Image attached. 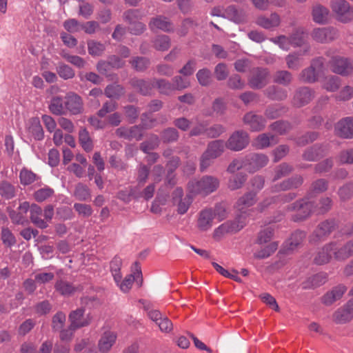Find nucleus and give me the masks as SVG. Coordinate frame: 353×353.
<instances>
[{
    "instance_id": "obj_1",
    "label": "nucleus",
    "mask_w": 353,
    "mask_h": 353,
    "mask_svg": "<svg viewBox=\"0 0 353 353\" xmlns=\"http://www.w3.org/2000/svg\"><path fill=\"white\" fill-rule=\"evenodd\" d=\"M219 179L212 175L203 176L199 180L191 181L188 184L191 193L207 196L215 192L219 187Z\"/></svg>"
},
{
    "instance_id": "obj_2",
    "label": "nucleus",
    "mask_w": 353,
    "mask_h": 353,
    "mask_svg": "<svg viewBox=\"0 0 353 353\" xmlns=\"http://www.w3.org/2000/svg\"><path fill=\"white\" fill-rule=\"evenodd\" d=\"M324 59L317 57L312 60L309 67L303 69L299 74V79L305 83H313L319 80L323 73Z\"/></svg>"
},
{
    "instance_id": "obj_3",
    "label": "nucleus",
    "mask_w": 353,
    "mask_h": 353,
    "mask_svg": "<svg viewBox=\"0 0 353 353\" xmlns=\"http://www.w3.org/2000/svg\"><path fill=\"white\" fill-rule=\"evenodd\" d=\"M287 209L288 211H295L296 214L293 215L292 219L300 221L307 218L314 210V204L307 198H304L290 204Z\"/></svg>"
},
{
    "instance_id": "obj_4",
    "label": "nucleus",
    "mask_w": 353,
    "mask_h": 353,
    "mask_svg": "<svg viewBox=\"0 0 353 353\" xmlns=\"http://www.w3.org/2000/svg\"><path fill=\"white\" fill-rule=\"evenodd\" d=\"M246 224L243 215H238L234 221H226L216 228L213 232L215 239H220L225 234L236 233L241 230Z\"/></svg>"
},
{
    "instance_id": "obj_5",
    "label": "nucleus",
    "mask_w": 353,
    "mask_h": 353,
    "mask_svg": "<svg viewBox=\"0 0 353 353\" xmlns=\"http://www.w3.org/2000/svg\"><path fill=\"white\" fill-rule=\"evenodd\" d=\"M330 8L336 19L342 23H348L353 19L350 3L345 0H332Z\"/></svg>"
},
{
    "instance_id": "obj_6",
    "label": "nucleus",
    "mask_w": 353,
    "mask_h": 353,
    "mask_svg": "<svg viewBox=\"0 0 353 353\" xmlns=\"http://www.w3.org/2000/svg\"><path fill=\"white\" fill-rule=\"evenodd\" d=\"M270 73L266 68H254L248 78V85L252 89H261L268 83Z\"/></svg>"
},
{
    "instance_id": "obj_7",
    "label": "nucleus",
    "mask_w": 353,
    "mask_h": 353,
    "mask_svg": "<svg viewBox=\"0 0 353 353\" xmlns=\"http://www.w3.org/2000/svg\"><path fill=\"white\" fill-rule=\"evenodd\" d=\"M329 65L332 72L341 76H347L353 72V62L345 57H333L329 61Z\"/></svg>"
},
{
    "instance_id": "obj_8",
    "label": "nucleus",
    "mask_w": 353,
    "mask_h": 353,
    "mask_svg": "<svg viewBox=\"0 0 353 353\" xmlns=\"http://www.w3.org/2000/svg\"><path fill=\"white\" fill-rule=\"evenodd\" d=\"M173 205L177 207V212L184 214L188 210L193 201V198L190 194L184 195L181 188H176L172 194Z\"/></svg>"
},
{
    "instance_id": "obj_9",
    "label": "nucleus",
    "mask_w": 353,
    "mask_h": 353,
    "mask_svg": "<svg viewBox=\"0 0 353 353\" xmlns=\"http://www.w3.org/2000/svg\"><path fill=\"white\" fill-rule=\"evenodd\" d=\"M68 319L72 328L76 330L89 325L92 321V315L90 313L85 314L83 307L71 311Z\"/></svg>"
},
{
    "instance_id": "obj_10",
    "label": "nucleus",
    "mask_w": 353,
    "mask_h": 353,
    "mask_svg": "<svg viewBox=\"0 0 353 353\" xmlns=\"http://www.w3.org/2000/svg\"><path fill=\"white\" fill-rule=\"evenodd\" d=\"M249 143L248 134L243 130H237L232 133L227 142L226 148L232 151H241Z\"/></svg>"
},
{
    "instance_id": "obj_11",
    "label": "nucleus",
    "mask_w": 353,
    "mask_h": 353,
    "mask_svg": "<svg viewBox=\"0 0 353 353\" xmlns=\"http://www.w3.org/2000/svg\"><path fill=\"white\" fill-rule=\"evenodd\" d=\"M339 36L338 30L333 27H323L314 28L312 33V38L321 43H329L336 39Z\"/></svg>"
},
{
    "instance_id": "obj_12",
    "label": "nucleus",
    "mask_w": 353,
    "mask_h": 353,
    "mask_svg": "<svg viewBox=\"0 0 353 353\" xmlns=\"http://www.w3.org/2000/svg\"><path fill=\"white\" fill-rule=\"evenodd\" d=\"M315 96V92L309 87L303 86L297 88L294 94L292 103L297 108L308 104Z\"/></svg>"
},
{
    "instance_id": "obj_13",
    "label": "nucleus",
    "mask_w": 353,
    "mask_h": 353,
    "mask_svg": "<svg viewBox=\"0 0 353 353\" xmlns=\"http://www.w3.org/2000/svg\"><path fill=\"white\" fill-rule=\"evenodd\" d=\"M64 105L66 112L77 115L83 112V102L81 97L73 92H68L65 97Z\"/></svg>"
},
{
    "instance_id": "obj_14",
    "label": "nucleus",
    "mask_w": 353,
    "mask_h": 353,
    "mask_svg": "<svg viewBox=\"0 0 353 353\" xmlns=\"http://www.w3.org/2000/svg\"><path fill=\"white\" fill-rule=\"evenodd\" d=\"M334 228V222L333 221L326 220L321 222L310 236V242L317 243L324 241L325 238L330 234Z\"/></svg>"
},
{
    "instance_id": "obj_15",
    "label": "nucleus",
    "mask_w": 353,
    "mask_h": 353,
    "mask_svg": "<svg viewBox=\"0 0 353 353\" xmlns=\"http://www.w3.org/2000/svg\"><path fill=\"white\" fill-rule=\"evenodd\" d=\"M336 250V242H330L325 244L316 253L314 257V263L319 265L328 263L331 261L332 256L335 258Z\"/></svg>"
},
{
    "instance_id": "obj_16",
    "label": "nucleus",
    "mask_w": 353,
    "mask_h": 353,
    "mask_svg": "<svg viewBox=\"0 0 353 353\" xmlns=\"http://www.w3.org/2000/svg\"><path fill=\"white\" fill-rule=\"evenodd\" d=\"M132 268V274H128L122 281H121L119 283H117L123 292H128L131 289L132 283L135 280H137V283L139 281L140 283H142V272L139 263L134 262Z\"/></svg>"
},
{
    "instance_id": "obj_17",
    "label": "nucleus",
    "mask_w": 353,
    "mask_h": 353,
    "mask_svg": "<svg viewBox=\"0 0 353 353\" xmlns=\"http://www.w3.org/2000/svg\"><path fill=\"white\" fill-rule=\"evenodd\" d=\"M245 163L250 172H256L265 167L269 162L267 155L262 153H252L245 157Z\"/></svg>"
},
{
    "instance_id": "obj_18",
    "label": "nucleus",
    "mask_w": 353,
    "mask_h": 353,
    "mask_svg": "<svg viewBox=\"0 0 353 353\" xmlns=\"http://www.w3.org/2000/svg\"><path fill=\"white\" fill-rule=\"evenodd\" d=\"M303 183V179L300 175H295L288 178L283 181L276 183L271 187L272 192H279L287 191L292 189H296Z\"/></svg>"
},
{
    "instance_id": "obj_19",
    "label": "nucleus",
    "mask_w": 353,
    "mask_h": 353,
    "mask_svg": "<svg viewBox=\"0 0 353 353\" xmlns=\"http://www.w3.org/2000/svg\"><path fill=\"white\" fill-rule=\"evenodd\" d=\"M335 133L343 139L353 138V117H345L335 125Z\"/></svg>"
},
{
    "instance_id": "obj_20",
    "label": "nucleus",
    "mask_w": 353,
    "mask_h": 353,
    "mask_svg": "<svg viewBox=\"0 0 353 353\" xmlns=\"http://www.w3.org/2000/svg\"><path fill=\"white\" fill-rule=\"evenodd\" d=\"M225 19L235 23H243L247 21L248 14L243 8L230 5L225 8Z\"/></svg>"
},
{
    "instance_id": "obj_21",
    "label": "nucleus",
    "mask_w": 353,
    "mask_h": 353,
    "mask_svg": "<svg viewBox=\"0 0 353 353\" xmlns=\"http://www.w3.org/2000/svg\"><path fill=\"white\" fill-rule=\"evenodd\" d=\"M117 137L128 140L133 139L139 141L143 137V128L140 125H133L130 128L120 127L115 132Z\"/></svg>"
},
{
    "instance_id": "obj_22",
    "label": "nucleus",
    "mask_w": 353,
    "mask_h": 353,
    "mask_svg": "<svg viewBox=\"0 0 353 353\" xmlns=\"http://www.w3.org/2000/svg\"><path fill=\"white\" fill-rule=\"evenodd\" d=\"M243 122L254 132L263 130L266 125V120L263 116L256 114L252 112H248L245 114Z\"/></svg>"
},
{
    "instance_id": "obj_23",
    "label": "nucleus",
    "mask_w": 353,
    "mask_h": 353,
    "mask_svg": "<svg viewBox=\"0 0 353 353\" xmlns=\"http://www.w3.org/2000/svg\"><path fill=\"white\" fill-rule=\"evenodd\" d=\"M130 84L138 92L144 96L151 95L154 88H155L154 79L152 80H145L133 78L130 81Z\"/></svg>"
},
{
    "instance_id": "obj_24",
    "label": "nucleus",
    "mask_w": 353,
    "mask_h": 353,
    "mask_svg": "<svg viewBox=\"0 0 353 353\" xmlns=\"http://www.w3.org/2000/svg\"><path fill=\"white\" fill-rule=\"evenodd\" d=\"M149 28L152 31L161 30L164 32H173L174 28L171 21L164 16L159 15L153 17L149 22Z\"/></svg>"
},
{
    "instance_id": "obj_25",
    "label": "nucleus",
    "mask_w": 353,
    "mask_h": 353,
    "mask_svg": "<svg viewBox=\"0 0 353 353\" xmlns=\"http://www.w3.org/2000/svg\"><path fill=\"white\" fill-rule=\"evenodd\" d=\"M214 219V213L212 208H205L202 210L199 214L197 226L201 231H207L212 226V222Z\"/></svg>"
},
{
    "instance_id": "obj_26",
    "label": "nucleus",
    "mask_w": 353,
    "mask_h": 353,
    "mask_svg": "<svg viewBox=\"0 0 353 353\" xmlns=\"http://www.w3.org/2000/svg\"><path fill=\"white\" fill-rule=\"evenodd\" d=\"M347 288L342 284L334 287L330 291L323 295L322 303L325 305H331L335 301L339 300L346 292Z\"/></svg>"
},
{
    "instance_id": "obj_27",
    "label": "nucleus",
    "mask_w": 353,
    "mask_h": 353,
    "mask_svg": "<svg viewBox=\"0 0 353 353\" xmlns=\"http://www.w3.org/2000/svg\"><path fill=\"white\" fill-rule=\"evenodd\" d=\"M281 22V17L276 12H272L269 17L261 15L256 20L258 26L268 30L279 27Z\"/></svg>"
},
{
    "instance_id": "obj_28",
    "label": "nucleus",
    "mask_w": 353,
    "mask_h": 353,
    "mask_svg": "<svg viewBox=\"0 0 353 353\" xmlns=\"http://www.w3.org/2000/svg\"><path fill=\"white\" fill-rule=\"evenodd\" d=\"M327 150V146L323 144H315L307 148L303 154V159L308 161H314L323 157Z\"/></svg>"
},
{
    "instance_id": "obj_29",
    "label": "nucleus",
    "mask_w": 353,
    "mask_h": 353,
    "mask_svg": "<svg viewBox=\"0 0 353 353\" xmlns=\"http://www.w3.org/2000/svg\"><path fill=\"white\" fill-rule=\"evenodd\" d=\"M256 192L251 191L240 197L236 202V207L241 212L239 215H243L245 221V215L244 214L245 213V210L256 203Z\"/></svg>"
},
{
    "instance_id": "obj_30",
    "label": "nucleus",
    "mask_w": 353,
    "mask_h": 353,
    "mask_svg": "<svg viewBox=\"0 0 353 353\" xmlns=\"http://www.w3.org/2000/svg\"><path fill=\"white\" fill-rule=\"evenodd\" d=\"M310 46H306L300 52H293L288 54L285 58L287 67L289 69L297 70L301 66L300 56L308 54Z\"/></svg>"
},
{
    "instance_id": "obj_31",
    "label": "nucleus",
    "mask_w": 353,
    "mask_h": 353,
    "mask_svg": "<svg viewBox=\"0 0 353 353\" xmlns=\"http://www.w3.org/2000/svg\"><path fill=\"white\" fill-rule=\"evenodd\" d=\"M330 10L325 6L315 3L312 8V17L313 21L319 24H325L328 21Z\"/></svg>"
},
{
    "instance_id": "obj_32",
    "label": "nucleus",
    "mask_w": 353,
    "mask_h": 353,
    "mask_svg": "<svg viewBox=\"0 0 353 353\" xmlns=\"http://www.w3.org/2000/svg\"><path fill=\"white\" fill-rule=\"evenodd\" d=\"M327 280V274L321 272L308 277L306 280L302 282L301 287L304 290L313 289L325 284Z\"/></svg>"
},
{
    "instance_id": "obj_33",
    "label": "nucleus",
    "mask_w": 353,
    "mask_h": 353,
    "mask_svg": "<svg viewBox=\"0 0 353 353\" xmlns=\"http://www.w3.org/2000/svg\"><path fill=\"white\" fill-rule=\"evenodd\" d=\"M43 216L41 208L37 204H32L30 219L34 225L41 229H45L48 226L47 221L42 219Z\"/></svg>"
},
{
    "instance_id": "obj_34",
    "label": "nucleus",
    "mask_w": 353,
    "mask_h": 353,
    "mask_svg": "<svg viewBox=\"0 0 353 353\" xmlns=\"http://www.w3.org/2000/svg\"><path fill=\"white\" fill-rule=\"evenodd\" d=\"M117 334L110 331L105 332L99 341L98 346L102 353L108 352L115 343Z\"/></svg>"
},
{
    "instance_id": "obj_35",
    "label": "nucleus",
    "mask_w": 353,
    "mask_h": 353,
    "mask_svg": "<svg viewBox=\"0 0 353 353\" xmlns=\"http://www.w3.org/2000/svg\"><path fill=\"white\" fill-rule=\"evenodd\" d=\"M226 147L225 142L221 139L210 141L204 151L212 158H218L222 155Z\"/></svg>"
},
{
    "instance_id": "obj_36",
    "label": "nucleus",
    "mask_w": 353,
    "mask_h": 353,
    "mask_svg": "<svg viewBox=\"0 0 353 353\" xmlns=\"http://www.w3.org/2000/svg\"><path fill=\"white\" fill-rule=\"evenodd\" d=\"M353 256V239L347 241L343 245L339 246L336 243L335 259L345 261Z\"/></svg>"
},
{
    "instance_id": "obj_37",
    "label": "nucleus",
    "mask_w": 353,
    "mask_h": 353,
    "mask_svg": "<svg viewBox=\"0 0 353 353\" xmlns=\"http://www.w3.org/2000/svg\"><path fill=\"white\" fill-rule=\"evenodd\" d=\"M265 95L273 101H284L288 98V91L276 85H270L264 91Z\"/></svg>"
},
{
    "instance_id": "obj_38",
    "label": "nucleus",
    "mask_w": 353,
    "mask_h": 353,
    "mask_svg": "<svg viewBox=\"0 0 353 353\" xmlns=\"http://www.w3.org/2000/svg\"><path fill=\"white\" fill-rule=\"evenodd\" d=\"M290 43L292 47L298 48L306 46H310L306 42L305 32L302 28H296L289 36Z\"/></svg>"
},
{
    "instance_id": "obj_39",
    "label": "nucleus",
    "mask_w": 353,
    "mask_h": 353,
    "mask_svg": "<svg viewBox=\"0 0 353 353\" xmlns=\"http://www.w3.org/2000/svg\"><path fill=\"white\" fill-rule=\"evenodd\" d=\"M54 288L57 292L64 296H71L77 290V288L72 283L64 279L57 280L55 283Z\"/></svg>"
},
{
    "instance_id": "obj_40",
    "label": "nucleus",
    "mask_w": 353,
    "mask_h": 353,
    "mask_svg": "<svg viewBox=\"0 0 353 353\" xmlns=\"http://www.w3.org/2000/svg\"><path fill=\"white\" fill-rule=\"evenodd\" d=\"M49 110L54 115L61 116L66 114L65 106L61 97H54L49 104Z\"/></svg>"
},
{
    "instance_id": "obj_41",
    "label": "nucleus",
    "mask_w": 353,
    "mask_h": 353,
    "mask_svg": "<svg viewBox=\"0 0 353 353\" xmlns=\"http://www.w3.org/2000/svg\"><path fill=\"white\" fill-rule=\"evenodd\" d=\"M154 86L159 92L163 95L170 96L175 92L172 82L165 79H154Z\"/></svg>"
},
{
    "instance_id": "obj_42",
    "label": "nucleus",
    "mask_w": 353,
    "mask_h": 353,
    "mask_svg": "<svg viewBox=\"0 0 353 353\" xmlns=\"http://www.w3.org/2000/svg\"><path fill=\"white\" fill-rule=\"evenodd\" d=\"M292 74L285 70H279L274 72L273 75V81L275 83L284 86H288L292 82Z\"/></svg>"
},
{
    "instance_id": "obj_43",
    "label": "nucleus",
    "mask_w": 353,
    "mask_h": 353,
    "mask_svg": "<svg viewBox=\"0 0 353 353\" xmlns=\"http://www.w3.org/2000/svg\"><path fill=\"white\" fill-rule=\"evenodd\" d=\"M352 318L353 314L345 305L339 308L333 314L334 321L339 324L346 323Z\"/></svg>"
},
{
    "instance_id": "obj_44",
    "label": "nucleus",
    "mask_w": 353,
    "mask_h": 353,
    "mask_svg": "<svg viewBox=\"0 0 353 353\" xmlns=\"http://www.w3.org/2000/svg\"><path fill=\"white\" fill-rule=\"evenodd\" d=\"M79 141L83 149L89 152L92 150L94 144L86 128H81L79 131Z\"/></svg>"
},
{
    "instance_id": "obj_45",
    "label": "nucleus",
    "mask_w": 353,
    "mask_h": 353,
    "mask_svg": "<svg viewBox=\"0 0 353 353\" xmlns=\"http://www.w3.org/2000/svg\"><path fill=\"white\" fill-rule=\"evenodd\" d=\"M125 92V88L117 83L108 85L104 90V94L108 98L114 99H119Z\"/></svg>"
},
{
    "instance_id": "obj_46",
    "label": "nucleus",
    "mask_w": 353,
    "mask_h": 353,
    "mask_svg": "<svg viewBox=\"0 0 353 353\" xmlns=\"http://www.w3.org/2000/svg\"><path fill=\"white\" fill-rule=\"evenodd\" d=\"M29 132L36 140H42L44 137L43 130L38 118H32L29 121Z\"/></svg>"
},
{
    "instance_id": "obj_47",
    "label": "nucleus",
    "mask_w": 353,
    "mask_h": 353,
    "mask_svg": "<svg viewBox=\"0 0 353 353\" xmlns=\"http://www.w3.org/2000/svg\"><path fill=\"white\" fill-rule=\"evenodd\" d=\"M121 259L118 256H115L110 261V268L114 280L117 283H119L122 279V274L121 273Z\"/></svg>"
},
{
    "instance_id": "obj_48",
    "label": "nucleus",
    "mask_w": 353,
    "mask_h": 353,
    "mask_svg": "<svg viewBox=\"0 0 353 353\" xmlns=\"http://www.w3.org/2000/svg\"><path fill=\"white\" fill-rule=\"evenodd\" d=\"M196 77L199 85L203 87L210 85L213 81L212 74L207 68L199 70L196 74Z\"/></svg>"
},
{
    "instance_id": "obj_49",
    "label": "nucleus",
    "mask_w": 353,
    "mask_h": 353,
    "mask_svg": "<svg viewBox=\"0 0 353 353\" xmlns=\"http://www.w3.org/2000/svg\"><path fill=\"white\" fill-rule=\"evenodd\" d=\"M287 111V108L281 104L269 105L265 110V116L268 119H275L282 116Z\"/></svg>"
},
{
    "instance_id": "obj_50",
    "label": "nucleus",
    "mask_w": 353,
    "mask_h": 353,
    "mask_svg": "<svg viewBox=\"0 0 353 353\" xmlns=\"http://www.w3.org/2000/svg\"><path fill=\"white\" fill-rule=\"evenodd\" d=\"M73 194L77 200L81 201H88L91 197L90 189L81 183L76 185Z\"/></svg>"
},
{
    "instance_id": "obj_51",
    "label": "nucleus",
    "mask_w": 353,
    "mask_h": 353,
    "mask_svg": "<svg viewBox=\"0 0 353 353\" xmlns=\"http://www.w3.org/2000/svg\"><path fill=\"white\" fill-rule=\"evenodd\" d=\"M247 179L245 174L239 172L232 176L228 181V188L231 190H235L241 188Z\"/></svg>"
},
{
    "instance_id": "obj_52",
    "label": "nucleus",
    "mask_w": 353,
    "mask_h": 353,
    "mask_svg": "<svg viewBox=\"0 0 353 353\" xmlns=\"http://www.w3.org/2000/svg\"><path fill=\"white\" fill-rule=\"evenodd\" d=\"M0 195L5 199H11L16 195V188L10 183L3 181L0 182Z\"/></svg>"
},
{
    "instance_id": "obj_53",
    "label": "nucleus",
    "mask_w": 353,
    "mask_h": 353,
    "mask_svg": "<svg viewBox=\"0 0 353 353\" xmlns=\"http://www.w3.org/2000/svg\"><path fill=\"white\" fill-rule=\"evenodd\" d=\"M130 63L137 72H144L150 65V59L143 57H133Z\"/></svg>"
},
{
    "instance_id": "obj_54",
    "label": "nucleus",
    "mask_w": 353,
    "mask_h": 353,
    "mask_svg": "<svg viewBox=\"0 0 353 353\" xmlns=\"http://www.w3.org/2000/svg\"><path fill=\"white\" fill-rule=\"evenodd\" d=\"M293 171V167L286 163H283L277 165L274 169V174L272 179L273 181L289 175Z\"/></svg>"
},
{
    "instance_id": "obj_55",
    "label": "nucleus",
    "mask_w": 353,
    "mask_h": 353,
    "mask_svg": "<svg viewBox=\"0 0 353 353\" xmlns=\"http://www.w3.org/2000/svg\"><path fill=\"white\" fill-rule=\"evenodd\" d=\"M340 85L341 79L333 75L325 77L323 83V88L328 92H336Z\"/></svg>"
},
{
    "instance_id": "obj_56",
    "label": "nucleus",
    "mask_w": 353,
    "mask_h": 353,
    "mask_svg": "<svg viewBox=\"0 0 353 353\" xmlns=\"http://www.w3.org/2000/svg\"><path fill=\"white\" fill-rule=\"evenodd\" d=\"M153 46L157 50L165 51L170 47V39L167 35H159L153 40Z\"/></svg>"
},
{
    "instance_id": "obj_57",
    "label": "nucleus",
    "mask_w": 353,
    "mask_h": 353,
    "mask_svg": "<svg viewBox=\"0 0 353 353\" xmlns=\"http://www.w3.org/2000/svg\"><path fill=\"white\" fill-rule=\"evenodd\" d=\"M105 50V46L103 43L94 40L88 41V50L90 55L93 57L101 56Z\"/></svg>"
},
{
    "instance_id": "obj_58",
    "label": "nucleus",
    "mask_w": 353,
    "mask_h": 353,
    "mask_svg": "<svg viewBox=\"0 0 353 353\" xmlns=\"http://www.w3.org/2000/svg\"><path fill=\"white\" fill-rule=\"evenodd\" d=\"M274 136L270 134L263 133L259 134L255 139L254 145L259 149L268 148L274 141Z\"/></svg>"
},
{
    "instance_id": "obj_59",
    "label": "nucleus",
    "mask_w": 353,
    "mask_h": 353,
    "mask_svg": "<svg viewBox=\"0 0 353 353\" xmlns=\"http://www.w3.org/2000/svg\"><path fill=\"white\" fill-rule=\"evenodd\" d=\"M278 248V243L276 242H272L265 248L261 249L255 252L254 256L256 259H266L271 256Z\"/></svg>"
},
{
    "instance_id": "obj_60",
    "label": "nucleus",
    "mask_w": 353,
    "mask_h": 353,
    "mask_svg": "<svg viewBox=\"0 0 353 353\" xmlns=\"http://www.w3.org/2000/svg\"><path fill=\"white\" fill-rule=\"evenodd\" d=\"M57 72L64 80L72 79L75 75L74 70L70 66L62 63L57 67Z\"/></svg>"
},
{
    "instance_id": "obj_61",
    "label": "nucleus",
    "mask_w": 353,
    "mask_h": 353,
    "mask_svg": "<svg viewBox=\"0 0 353 353\" xmlns=\"http://www.w3.org/2000/svg\"><path fill=\"white\" fill-rule=\"evenodd\" d=\"M179 133L174 128H168L161 132V139L164 143H172L179 139Z\"/></svg>"
},
{
    "instance_id": "obj_62",
    "label": "nucleus",
    "mask_w": 353,
    "mask_h": 353,
    "mask_svg": "<svg viewBox=\"0 0 353 353\" xmlns=\"http://www.w3.org/2000/svg\"><path fill=\"white\" fill-rule=\"evenodd\" d=\"M66 316L63 312H57L52 317V328L54 332L61 330L65 323Z\"/></svg>"
},
{
    "instance_id": "obj_63",
    "label": "nucleus",
    "mask_w": 353,
    "mask_h": 353,
    "mask_svg": "<svg viewBox=\"0 0 353 353\" xmlns=\"http://www.w3.org/2000/svg\"><path fill=\"white\" fill-rule=\"evenodd\" d=\"M328 182L324 179H319L314 181L310 187V194H319L327 190Z\"/></svg>"
},
{
    "instance_id": "obj_64",
    "label": "nucleus",
    "mask_w": 353,
    "mask_h": 353,
    "mask_svg": "<svg viewBox=\"0 0 353 353\" xmlns=\"http://www.w3.org/2000/svg\"><path fill=\"white\" fill-rule=\"evenodd\" d=\"M270 41L279 46L281 49L285 51H288L290 49V46H292L290 37L285 35L270 38Z\"/></svg>"
}]
</instances>
